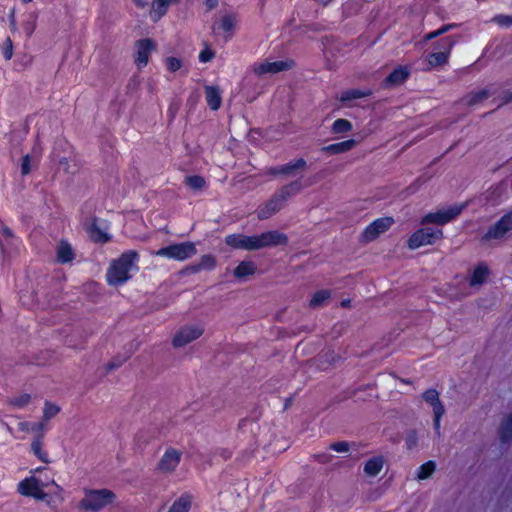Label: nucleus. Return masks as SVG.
I'll return each mask as SVG.
<instances>
[{"label": "nucleus", "mask_w": 512, "mask_h": 512, "mask_svg": "<svg viewBox=\"0 0 512 512\" xmlns=\"http://www.w3.org/2000/svg\"><path fill=\"white\" fill-rule=\"evenodd\" d=\"M49 486L55 487L57 495L62 492V488L54 480L52 470L47 467H38L32 471L30 477L18 484V491L22 495L31 496L37 500H46L48 494L45 489Z\"/></svg>", "instance_id": "1"}, {"label": "nucleus", "mask_w": 512, "mask_h": 512, "mask_svg": "<svg viewBox=\"0 0 512 512\" xmlns=\"http://www.w3.org/2000/svg\"><path fill=\"white\" fill-rule=\"evenodd\" d=\"M138 254L134 251L123 253L117 260H114L106 273L109 285L118 286L128 281L138 271Z\"/></svg>", "instance_id": "2"}, {"label": "nucleus", "mask_w": 512, "mask_h": 512, "mask_svg": "<svg viewBox=\"0 0 512 512\" xmlns=\"http://www.w3.org/2000/svg\"><path fill=\"white\" fill-rule=\"evenodd\" d=\"M115 500V494L108 489L86 490L79 503V508L84 511L98 512Z\"/></svg>", "instance_id": "3"}, {"label": "nucleus", "mask_w": 512, "mask_h": 512, "mask_svg": "<svg viewBox=\"0 0 512 512\" xmlns=\"http://www.w3.org/2000/svg\"><path fill=\"white\" fill-rule=\"evenodd\" d=\"M196 246L193 242H182L163 247L155 252L156 256L184 261L196 254Z\"/></svg>", "instance_id": "4"}, {"label": "nucleus", "mask_w": 512, "mask_h": 512, "mask_svg": "<svg viewBox=\"0 0 512 512\" xmlns=\"http://www.w3.org/2000/svg\"><path fill=\"white\" fill-rule=\"evenodd\" d=\"M464 204H454L446 208H442L437 210L436 212H431L426 214L421 219V224H437V225H444L449 223L450 221L454 220L462 210L464 209Z\"/></svg>", "instance_id": "5"}, {"label": "nucleus", "mask_w": 512, "mask_h": 512, "mask_svg": "<svg viewBox=\"0 0 512 512\" xmlns=\"http://www.w3.org/2000/svg\"><path fill=\"white\" fill-rule=\"evenodd\" d=\"M443 232L441 229H434L430 227L421 228L415 231L408 240V246L411 249H417L421 246L431 245L436 240L442 238Z\"/></svg>", "instance_id": "6"}, {"label": "nucleus", "mask_w": 512, "mask_h": 512, "mask_svg": "<svg viewBox=\"0 0 512 512\" xmlns=\"http://www.w3.org/2000/svg\"><path fill=\"white\" fill-rule=\"evenodd\" d=\"M237 24V15L232 12H226L213 24L212 30L215 34L222 35L227 41L234 35Z\"/></svg>", "instance_id": "7"}, {"label": "nucleus", "mask_w": 512, "mask_h": 512, "mask_svg": "<svg viewBox=\"0 0 512 512\" xmlns=\"http://www.w3.org/2000/svg\"><path fill=\"white\" fill-rule=\"evenodd\" d=\"M424 401L432 408L434 413L433 426L437 435H440V422L445 413V408L439 399V393L435 389H428L423 393Z\"/></svg>", "instance_id": "8"}, {"label": "nucleus", "mask_w": 512, "mask_h": 512, "mask_svg": "<svg viewBox=\"0 0 512 512\" xmlns=\"http://www.w3.org/2000/svg\"><path fill=\"white\" fill-rule=\"evenodd\" d=\"M204 332L201 324H191L183 326L174 336L173 345L175 347H183L190 342L198 339Z\"/></svg>", "instance_id": "9"}, {"label": "nucleus", "mask_w": 512, "mask_h": 512, "mask_svg": "<svg viewBox=\"0 0 512 512\" xmlns=\"http://www.w3.org/2000/svg\"><path fill=\"white\" fill-rule=\"evenodd\" d=\"M155 49L156 43L150 38L141 39L135 43V63L139 68L148 64L149 57Z\"/></svg>", "instance_id": "10"}, {"label": "nucleus", "mask_w": 512, "mask_h": 512, "mask_svg": "<svg viewBox=\"0 0 512 512\" xmlns=\"http://www.w3.org/2000/svg\"><path fill=\"white\" fill-rule=\"evenodd\" d=\"M512 230V212L505 214L484 235L483 240L501 239Z\"/></svg>", "instance_id": "11"}, {"label": "nucleus", "mask_w": 512, "mask_h": 512, "mask_svg": "<svg viewBox=\"0 0 512 512\" xmlns=\"http://www.w3.org/2000/svg\"><path fill=\"white\" fill-rule=\"evenodd\" d=\"M254 236L256 238L254 246L256 250L270 246L284 245L288 241L287 236L278 231H267L261 235Z\"/></svg>", "instance_id": "12"}, {"label": "nucleus", "mask_w": 512, "mask_h": 512, "mask_svg": "<svg viewBox=\"0 0 512 512\" xmlns=\"http://www.w3.org/2000/svg\"><path fill=\"white\" fill-rule=\"evenodd\" d=\"M394 223L393 218L383 217L376 219L370 225L366 227L363 232V238L365 241H372L376 239L380 234L387 231Z\"/></svg>", "instance_id": "13"}, {"label": "nucleus", "mask_w": 512, "mask_h": 512, "mask_svg": "<svg viewBox=\"0 0 512 512\" xmlns=\"http://www.w3.org/2000/svg\"><path fill=\"white\" fill-rule=\"evenodd\" d=\"M182 453L175 448H168L158 463V469L162 473L175 471L181 461Z\"/></svg>", "instance_id": "14"}, {"label": "nucleus", "mask_w": 512, "mask_h": 512, "mask_svg": "<svg viewBox=\"0 0 512 512\" xmlns=\"http://www.w3.org/2000/svg\"><path fill=\"white\" fill-rule=\"evenodd\" d=\"M292 66L291 61H268L265 60L254 67L257 75L275 74L281 71L288 70Z\"/></svg>", "instance_id": "15"}, {"label": "nucleus", "mask_w": 512, "mask_h": 512, "mask_svg": "<svg viewBox=\"0 0 512 512\" xmlns=\"http://www.w3.org/2000/svg\"><path fill=\"white\" fill-rule=\"evenodd\" d=\"M60 412V407L56 404L46 401L43 409V418L38 423H25L26 426H30V430L33 432H44L47 430L46 422L55 417Z\"/></svg>", "instance_id": "16"}, {"label": "nucleus", "mask_w": 512, "mask_h": 512, "mask_svg": "<svg viewBox=\"0 0 512 512\" xmlns=\"http://www.w3.org/2000/svg\"><path fill=\"white\" fill-rule=\"evenodd\" d=\"M255 236H247L243 234H231L228 235L225 239V242L228 246L235 249H243V250H256L255 246Z\"/></svg>", "instance_id": "17"}, {"label": "nucleus", "mask_w": 512, "mask_h": 512, "mask_svg": "<svg viewBox=\"0 0 512 512\" xmlns=\"http://www.w3.org/2000/svg\"><path fill=\"white\" fill-rule=\"evenodd\" d=\"M178 2L179 0H153L149 11L150 19L158 22L167 13L169 7Z\"/></svg>", "instance_id": "18"}, {"label": "nucleus", "mask_w": 512, "mask_h": 512, "mask_svg": "<svg viewBox=\"0 0 512 512\" xmlns=\"http://www.w3.org/2000/svg\"><path fill=\"white\" fill-rule=\"evenodd\" d=\"M312 185V182L310 180L302 181V180H296L284 187H282L279 192L276 194L279 195L280 200L285 203V201L298 194L303 188L308 187Z\"/></svg>", "instance_id": "19"}, {"label": "nucleus", "mask_w": 512, "mask_h": 512, "mask_svg": "<svg viewBox=\"0 0 512 512\" xmlns=\"http://www.w3.org/2000/svg\"><path fill=\"white\" fill-rule=\"evenodd\" d=\"M312 185V182L310 180L302 181V180H296L284 187H282L279 192L276 194L279 195L280 200L285 203V201L298 194L303 188L308 187Z\"/></svg>", "instance_id": "20"}, {"label": "nucleus", "mask_w": 512, "mask_h": 512, "mask_svg": "<svg viewBox=\"0 0 512 512\" xmlns=\"http://www.w3.org/2000/svg\"><path fill=\"white\" fill-rule=\"evenodd\" d=\"M284 203L280 200L279 195L275 194L264 206L258 210V218L261 220L268 219L283 207Z\"/></svg>", "instance_id": "21"}, {"label": "nucleus", "mask_w": 512, "mask_h": 512, "mask_svg": "<svg viewBox=\"0 0 512 512\" xmlns=\"http://www.w3.org/2000/svg\"><path fill=\"white\" fill-rule=\"evenodd\" d=\"M205 98L211 110H218L222 103V91L216 86H205Z\"/></svg>", "instance_id": "22"}, {"label": "nucleus", "mask_w": 512, "mask_h": 512, "mask_svg": "<svg viewBox=\"0 0 512 512\" xmlns=\"http://www.w3.org/2000/svg\"><path fill=\"white\" fill-rule=\"evenodd\" d=\"M305 166H306V161L304 159L300 158V159H297L290 163H287L285 165L271 168L270 173L275 174V175L282 174V175L290 176V175H293L295 173V171H297L299 169H303Z\"/></svg>", "instance_id": "23"}, {"label": "nucleus", "mask_w": 512, "mask_h": 512, "mask_svg": "<svg viewBox=\"0 0 512 512\" xmlns=\"http://www.w3.org/2000/svg\"><path fill=\"white\" fill-rule=\"evenodd\" d=\"M56 257L59 263L65 264L71 262L75 258V253L68 242L61 241L56 248Z\"/></svg>", "instance_id": "24"}, {"label": "nucleus", "mask_w": 512, "mask_h": 512, "mask_svg": "<svg viewBox=\"0 0 512 512\" xmlns=\"http://www.w3.org/2000/svg\"><path fill=\"white\" fill-rule=\"evenodd\" d=\"M370 94V90L348 89L340 94L339 100L350 106L353 100L367 97Z\"/></svg>", "instance_id": "25"}, {"label": "nucleus", "mask_w": 512, "mask_h": 512, "mask_svg": "<svg viewBox=\"0 0 512 512\" xmlns=\"http://www.w3.org/2000/svg\"><path fill=\"white\" fill-rule=\"evenodd\" d=\"M356 145L353 139L345 140L339 143L330 144L322 148L324 152L329 154H341L351 150Z\"/></svg>", "instance_id": "26"}, {"label": "nucleus", "mask_w": 512, "mask_h": 512, "mask_svg": "<svg viewBox=\"0 0 512 512\" xmlns=\"http://www.w3.org/2000/svg\"><path fill=\"white\" fill-rule=\"evenodd\" d=\"M489 275V270L485 264H479L475 267L470 277V285L476 286L481 285L485 282L486 278Z\"/></svg>", "instance_id": "27"}, {"label": "nucleus", "mask_w": 512, "mask_h": 512, "mask_svg": "<svg viewBox=\"0 0 512 512\" xmlns=\"http://www.w3.org/2000/svg\"><path fill=\"white\" fill-rule=\"evenodd\" d=\"M383 463L384 461L382 457H373L369 459L364 465L365 474L370 477L376 476L382 470Z\"/></svg>", "instance_id": "28"}, {"label": "nucleus", "mask_w": 512, "mask_h": 512, "mask_svg": "<svg viewBox=\"0 0 512 512\" xmlns=\"http://www.w3.org/2000/svg\"><path fill=\"white\" fill-rule=\"evenodd\" d=\"M409 75V69L407 67H398L390 73L386 78L387 83L398 85L404 82Z\"/></svg>", "instance_id": "29"}, {"label": "nucleus", "mask_w": 512, "mask_h": 512, "mask_svg": "<svg viewBox=\"0 0 512 512\" xmlns=\"http://www.w3.org/2000/svg\"><path fill=\"white\" fill-rule=\"evenodd\" d=\"M256 271V266L251 261H243L241 262L234 270V275L236 278L242 279L247 276L253 275Z\"/></svg>", "instance_id": "30"}, {"label": "nucleus", "mask_w": 512, "mask_h": 512, "mask_svg": "<svg viewBox=\"0 0 512 512\" xmlns=\"http://www.w3.org/2000/svg\"><path fill=\"white\" fill-rule=\"evenodd\" d=\"M191 507V499L189 496H181L173 502L168 512H188Z\"/></svg>", "instance_id": "31"}, {"label": "nucleus", "mask_w": 512, "mask_h": 512, "mask_svg": "<svg viewBox=\"0 0 512 512\" xmlns=\"http://www.w3.org/2000/svg\"><path fill=\"white\" fill-rule=\"evenodd\" d=\"M31 450L34 455L44 463H49L48 453L43 449L41 438H36L31 444Z\"/></svg>", "instance_id": "32"}, {"label": "nucleus", "mask_w": 512, "mask_h": 512, "mask_svg": "<svg viewBox=\"0 0 512 512\" xmlns=\"http://www.w3.org/2000/svg\"><path fill=\"white\" fill-rule=\"evenodd\" d=\"M499 434L501 440L504 442L512 439V413L504 419Z\"/></svg>", "instance_id": "33"}, {"label": "nucleus", "mask_w": 512, "mask_h": 512, "mask_svg": "<svg viewBox=\"0 0 512 512\" xmlns=\"http://www.w3.org/2000/svg\"><path fill=\"white\" fill-rule=\"evenodd\" d=\"M330 298V292L328 290H320L314 293L312 296L309 306L312 308H318L322 306Z\"/></svg>", "instance_id": "34"}, {"label": "nucleus", "mask_w": 512, "mask_h": 512, "mask_svg": "<svg viewBox=\"0 0 512 512\" xmlns=\"http://www.w3.org/2000/svg\"><path fill=\"white\" fill-rule=\"evenodd\" d=\"M436 465L433 461H428L421 465L417 471V478L419 480H425L429 478L435 471Z\"/></svg>", "instance_id": "35"}, {"label": "nucleus", "mask_w": 512, "mask_h": 512, "mask_svg": "<svg viewBox=\"0 0 512 512\" xmlns=\"http://www.w3.org/2000/svg\"><path fill=\"white\" fill-rule=\"evenodd\" d=\"M449 55L447 52L437 51L428 56V63L430 66L435 67L447 62Z\"/></svg>", "instance_id": "36"}, {"label": "nucleus", "mask_w": 512, "mask_h": 512, "mask_svg": "<svg viewBox=\"0 0 512 512\" xmlns=\"http://www.w3.org/2000/svg\"><path fill=\"white\" fill-rule=\"evenodd\" d=\"M215 259L211 255H204L201 257L199 263L194 266L193 270L198 272L201 270H211L215 267Z\"/></svg>", "instance_id": "37"}, {"label": "nucleus", "mask_w": 512, "mask_h": 512, "mask_svg": "<svg viewBox=\"0 0 512 512\" xmlns=\"http://www.w3.org/2000/svg\"><path fill=\"white\" fill-rule=\"evenodd\" d=\"M352 130V123L346 119H337L332 125L335 134L346 133Z\"/></svg>", "instance_id": "38"}, {"label": "nucleus", "mask_w": 512, "mask_h": 512, "mask_svg": "<svg viewBox=\"0 0 512 512\" xmlns=\"http://www.w3.org/2000/svg\"><path fill=\"white\" fill-rule=\"evenodd\" d=\"M31 400V396L29 394H21L16 396L10 400V404L16 408L22 409L26 407Z\"/></svg>", "instance_id": "39"}, {"label": "nucleus", "mask_w": 512, "mask_h": 512, "mask_svg": "<svg viewBox=\"0 0 512 512\" xmlns=\"http://www.w3.org/2000/svg\"><path fill=\"white\" fill-rule=\"evenodd\" d=\"M186 183L193 189H201L205 186L206 182L201 176H189L186 178Z\"/></svg>", "instance_id": "40"}, {"label": "nucleus", "mask_w": 512, "mask_h": 512, "mask_svg": "<svg viewBox=\"0 0 512 512\" xmlns=\"http://www.w3.org/2000/svg\"><path fill=\"white\" fill-rule=\"evenodd\" d=\"M454 44L455 41L453 40L452 37H445L438 42V48L440 49V51L447 52V54L450 55V52Z\"/></svg>", "instance_id": "41"}, {"label": "nucleus", "mask_w": 512, "mask_h": 512, "mask_svg": "<svg viewBox=\"0 0 512 512\" xmlns=\"http://www.w3.org/2000/svg\"><path fill=\"white\" fill-rule=\"evenodd\" d=\"M490 95H491V93L487 89L478 91L477 93H475L474 95H472L470 97V99L468 100V104H470V105L476 104L484 99H487Z\"/></svg>", "instance_id": "42"}, {"label": "nucleus", "mask_w": 512, "mask_h": 512, "mask_svg": "<svg viewBox=\"0 0 512 512\" xmlns=\"http://www.w3.org/2000/svg\"><path fill=\"white\" fill-rule=\"evenodd\" d=\"M36 27V15L31 14L29 20L23 24V30L27 36H31Z\"/></svg>", "instance_id": "43"}, {"label": "nucleus", "mask_w": 512, "mask_h": 512, "mask_svg": "<svg viewBox=\"0 0 512 512\" xmlns=\"http://www.w3.org/2000/svg\"><path fill=\"white\" fill-rule=\"evenodd\" d=\"M452 27H454V25H452V24L443 25L441 28L427 34L425 36V39L431 40L433 38H436V37L446 33L447 31H449Z\"/></svg>", "instance_id": "44"}, {"label": "nucleus", "mask_w": 512, "mask_h": 512, "mask_svg": "<svg viewBox=\"0 0 512 512\" xmlns=\"http://www.w3.org/2000/svg\"><path fill=\"white\" fill-rule=\"evenodd\" d=\"M493 22L500 26H510L512 25V15H496L493 18Z\"/></svg>", "instance_id": "45"}, {"label": "nucleus", "mask_w": 512, "mask_h": 512, "mask_svg": "<svg viewBox=\"0 0 512 512\" xmlns=\"http://www.w3.org/2000/svg\"><path fill=\"white\" fill-rule=\"evenodd\" d=\"M181 61L175 57H169L166 60V67L170 72H176L181 68Z\"/></svg>", "instance_id": "46"}, {"label": "nucleus", "mask_w": 512, "mask_h": 512, "mask_svg": "<svg viewBox=\"0 0 512 512\" xmlns=\"http://www.w3.org/2000/svg\"><path fill=\"white\" fill-rule=\"evenodd\" d=\"M33 166H34V164L32 163V159H31L30 155L24 156L22 164H21V173L23 175H27L28 173L31 172Z\"/></svg>", "instance_id": "47"}, {"label": "nucleus", "mask_w": 512, "mask_h": 512, "mask_svg": "<svg viewBox=\"0 0 512 512\" xmlns=\"http://www.w3.org/2000/svg\"><path fill=\"white\" fill-rule=\"evenodd\" d=\"M13 55L12 41L8 38L3 47V56L6 60L11 59Z\"/></svg>", "instance_id": "48"}, {"label": "nucleus", "mask_w": 512, "mask_h": 512, "mask_svg": "<svg viewBox=\"0 0 512 512\" xmlns=\"http://www.w3.org/2000/svg\"><path fill=\"white\" fill-rule=\"evenodd\" d=\"M214 57V52L211 51L210 49H204L200 52L199 54V60L200 62L202 63H206V62H209L210 60H212Z\"/></svg>", "instance_id": "49"}, {"label": "nucleus", "mask_w": 512, "mask_h": 512, "mask_svg": "<svg viewBox=\"0 0 512 512\" xmlns=\"http://www.w3.org/2000/svg\"><path fill=\"white\" fill-rule=\"evenodd\" d=\"M331 449L336 452H339V453L347 452L348 451V443H346V442L334 443L331 445Z\"/></svg>", "instance_id": "50"}, {"label": "nucleus", "mask_w": 512, "mask_h": 512, "mask_svg": "<svg viewBox=\"0 0 512 512\" xmlns=\"http://www.w3.org/2000/svg\"><path fill=\"white\" fill-rule=\"evenodd\" d=\"M204 4L208 10H213L219 5V0H204Z\"/></svg>", "instance_id": "51"}, {"label": "nucleus", "mask_w": 512, "mask_h": 512, "mask_svg": "<svg viewBox=\"0 0 512 512\" xmlns=\"http://www.w3.org/2000/svg\"><path fill=\"white\" fill-rule=\"evenodd\" d=\"M133 1H134V4H135L138 8H145V7L148 5L147 0H133Z\"/></svg>", "instance_id": "52"}, {"label": "nucleus", "mask_w": 512, "mask_h": 512, "mask_svg": "<svg viewBox=\"0 0 512 512\" xmlns=\"http://www.w3.org/2000/svg\"><path fill=\"white\" fill-rule=\"evenodd\" d=\"M96 240L99 242H107L109 237L105 233H99V235L96 237Z\"/></svg>", "instance_id": "53"}, {"label": "nucleus", "mask_w": 512, "mask_h": 512, "mask_svg": "<svg viewBox=\"0 0 512 512\" xmlns=\"http://www.w3.org/2000/svg\"><path fill=\"white\" fill-rule=\"evenodd\" d=\"M3 235L7 238H12V233L9 229H4L3 230Z\"/></svg>", "instance_id": "54"}, {"label": "nucleus", "mask_w": 512, "mask_h": 512, "mask_svg": "<svg viewBox=\"0 0 512 512\" xmlns=\"http://www.w3.org/2000/svg\"><path fill=\"white\" fill-rule=\"evenodd\" d=\"M511 101H512V93H508L503 102L508 103Z\"/></svg>", "instance_id": "55"}, {"label": "nucleus", "mask_w": 512, "mask_h": 512, "mask_svg": "<svg viewBox=\"0 0 512 512\" xmlns=\"http://www.w3.org/2000/svg\"><path fill=\"white\" fill-rule=\"evenodd\" d=\"M0 245H1L2 253L7 254L8 251H7V248L5 247V245L3 243H1Z\"/></svg>", "instance_id": "56"}, {"label": "nucleus", "mask_w": 512, "mask_h": 512, "mask_svg": "<svg viewBox=\"0 0 512 512\" xmlns=\"http://www.w3.org/2000/svg\"><path fill=\"white\" fill-rule=\"evenodd\" d=\"M319 461L320 462H326L327 461L326 455L319 456Z\"/></svg>", "instance_id": "57"}, {"label": "nucleus", "mask_w": 512, "mask_h": 512, "mask_svg": "<svg viewBox=\"0 0 512 512\" xmlns=\"http://www.w3.org/2000/svg\"><path fill=\"white\" fill-rule=\"evenodd\" d=\"M11 27H12V29H15V19H14V16H12V19H11Z\"/></svg>", "instance_id": "58"}, {"label": "nucleus", "mask_w": 512, "mask_h": 512, "mask_svg": "<svg viewBox=\"0 0 512 512\" xmlns=\"http://www.w3.org/2000/svg\"><path fill=\"white\" fill-rule=\"evenodd\" d=\"M349 302H350L349 300H343L342 301V306H344V307L348 306Z\"/></svg>", "instance_id": "59"}, {"label": "nucleus", "mask_w": 512, "mask_h": 512, "mask_svg": "<svg viewBox=\"0 0 512 512\" xmlns=\"http://www.w3.org/2000/svg\"><path fill=\"white\" fill-rule=\"evenodd\" d=\"M23 3H29L31 2L32 0H21Z\"/></svg>", "instance_id": "60"}]
</instances>
